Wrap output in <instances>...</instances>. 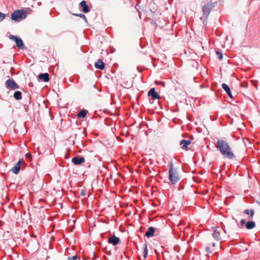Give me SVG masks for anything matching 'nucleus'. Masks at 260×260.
Instances as JSON below:
<instances>
[{"mask_svg": "<svg viewBox=\"0 0 260 260\" xmlns=\"http://www.w3.org/2000/svg\"><path fill=\"white\" fill-rule=\"evenodd\" d=\"M154 232L155 229L152 226H150L148 228V231L145 233V235L147 237H152L153 236Z\"/></svg>", "mask_w": 260, "mask_h": 260, "instance_id": "obj_19", "label": "nucleus"}, {"mask_svg": "<svg viewBox=\"0 0 260 260\" xmlns=\"http://www.w3.org/2000/svg\"><path fill=\"white\" fill-rule=\"evenodd\" d=\"M82 194L83 196H84V193H82Z\"/></svg>", "mask_w": 260, "mask_h": 260, "instance_id": "obj_36", "label": "nucleus"}, {"mask_svg": "<svg viewBox=\"0 0 260 260\" xmlns=\"http://www.w3.org/2000/svg\"><path fill=\"white\" fill-rule=\"evenodd\" d=\"M191 143V141L188 140H182L180 142V145L181 146V148L182 149L185 150H188V146Z\"/></svg>", "mask_w": 260, "mask_h": 260, "instance_id": "obj_12", "label": "nucleus"}, {"mask_svg": "<svg viewBox=\"0 0 260 260\" xmlns=\"http://www.w3.org/2000/svg\"><path fill=\"white\" fill-rule=\"evenodd\" d=\"M169 179L172 184H176L180 179L178 172L177 169L174 168L172 164L169 170Z\"/></svg>", "mask_w": 260, "mask_h": 260, "instance_id": "obj_3", "label": "nucleus"}, {"mask_svg": "<svg viewBox=\"0 0 260 260\" xmlns=\"http://www.w3.org/2000/svg\"><path fill=\"white\" fill-rule=\"evenodd\" d=\"M6 85L8 88H11L14 90L19 88V85L15 82L13 79H9L6 81Z\"/></svg>", "mask_w": 260, "mask_h": 260, "instance_id": "obj_7", "label": "nucleus"}, {"mask_svg": "<svg viewBox=\"0 0 260 260\" xmlns=\"http://www.w3.org/2000/svg\"><path fill=\"white\" fill-rule=\"evenodd\" d=\"M119 238L116 237L115 235L110 237L108 239V242L112 245L115 246L119 243Z\"/></svg>", "mask_w": 260, "mask_h": 260, "instance_id": "obj_13", "label": "nucleus"}, {"mask_svg": "<svg viewBox=\"0 0 260 260\" xmlns=\"http://www.w3.org/2000/svg\"><path fill=\"white\" fill-rule=\"evenodd\" d=\"M255 226V223L254 221H249L246 224V228L248 230H251Z\"/></svg>", "mask_w": 260, "mask_h": 260, "instance_id": "obj_21", "label": "nucleus"}, {"mask_svg": "<svg viewBox=\"0 0 260 260\" xmlns=\"http://www.w3.org/2000/svg\"><path fill=\"white\" fill-rule=\"evenodd\" d=\"M212 245H213V246H215V243H212Z\"/></svg>", "mask_w": 260, "mask_h": 260, "instance_id": "obj_35", "label": "nucleus"}, {"mask_svg": "<svg viewBox=\"0 0 260 260\" xmlns=\"http://www.w3.org/2000/svg\"><path fill=\"white\" fill-rule=\"evenodd\" d=\"M94 67L96 69L104 70L105 67V64L102 59H99L98 61L94 63Z\"/></svg>", "mask_w": 260, "mask_h": 260, "instance_id": "obj_14", "label": "nucleus"}, {"mask_svg": "<svg viewBox=\"0 0 260 260\" xmlns=\"http://www.w3.org/2000/svg\"><path fill=\"white\" fill-rule=\"evenodd\" d=\"M72 15H74V16H78L80 18H81L82 19H83L84 20V21L86 22H87V19H86V16L83 14H76V13H73L72 14Z\"/></svg>", "mask_w": 260, "mask_h": 260, "instance_id": "obj_25", "label": "nucleus"}, {"mask_svg": "<svg viewBox=\"0 0 260 260\" xmlns=\"http://www.w3.org/2000/svg\"><path fill=\"white\" fill-rule=\"evenodd\" d=\"M148 95L151 97L153 100L159 99L160 98L159 94L155 92V89L154 88H152L150 89V90L148 92Z\"/></svg>", "mask_w": 260, "mask_h": 260, "instance_id": "obj_9", "label": "nucleus"}, {"mask_svg": "<svg viewBox=\"0 0 260 260\" xmlns=\"http://www.w3.org/2000/svg\"><path fill=\"white\" fill-rule=\"evenodd\" d=\"M216 147L224 157L230 159L234 157V153L226 141L218 139Z\"/></svg>", "mask_w": 260, "mask_h": 260, "instance_id": "obj_1", "label": "nucleus"}, {"mask_svg": "<svg viewBox=\"0 0 260 260\" xmlns=\"http://www.w3.org/2000/svg\"><path fill=\"white\" fill-rule=\"evenodd\" d=\"M14 98L17 100H19L22 99L21 92L19 91H16L14 93Z\"/></svg>", "mask_w": 260, "mask_h": 260, "instance_id": "obj_23", "label": "nucleus"}, {"mask_svg": "<svg viewBox=\"0 0 260 260\" xmlns=\"http://www.w3.org/2000/svg\"><path fill=\"white\" fill-rule=\"evenodd\" d=\"M80 7L82 9V12L87 13L89 12V9L86 5V2L85 1H82L80 3Z\"/></svg>", "mask_w": 260, "mask_h": 260, "instance_id": "obj_15", "label": "nucleus"}, {"mask_svg": "<svg viewBox=\"0 0 260 260\" xmlns=\"http://www.w3.org/2000/svg\"><path fill=\"white\" fill-rule=\"evenodd\" d=\"M212 230L213 231V233H212L213 237L215 240L219 241L221 239V235L220 232L217 230V228L216 226H213Z\"/></svg>", "mask_w": 260, "mask_h": 260, "instance_id": "obj_11", "label": "nucleus"}, {"mask_svg": "<svg viewBox=\"0 0 260 260\" xmlns=\"http://www.w3.org/2000/svg\"><path fill=\"white\" fill-rule=\"evenodd\" d=\"M205 250L208 253H211L212 252V250L210 249V248L209 247H206Z\"/></svg>", "mask_w": 260, "mask_h": 260, "instance_id": "obj_30", "label": "nucleus"}, {"mask_svg": "<svg viewBox=\"0 0 260 260\" xmlns=\"http://www.w3.org/2000/svg\"><path fill=\"white\" fill-rule=\"evenodd\" d=\"M118 81L123 87L129 89L133 86V81L132 78L125 74H121L118 75Z\"/></svg>", "mask_w": 260, "mask_h": 260, "instance_id": "obj_2", "label": "nucleus"}, {"mask_svg": "<svg viewBox=\"0 0 260 260\" xmlns=\"http://www.w3.org/2000/svg\"><path fill=\"white\" fill-rule=\"evenodd\" d=\"M159 84L162 85L164 87L165 86V83L164 82H161V81L159 82Z\"/></svg>", "mask_w": 260, "mask_h": 260, "instance_id": "obj_32", "label": "nucleus"}, {"mask_svg": "<svg viewBox=\"0 0 260 260\" xmlns=\"http://www.w3.org/2000/svg\"><path fill=\"white\" fill-rule=\"evenodd\" d=\"M244 214L248 215V219L251 220L253 219V216L255 214V210L252 209L251 210L247 209L244 211Z\"/></svg>", "mask_w": 260, "mask_h": 260, "instance_id": "obj_16", "label": "nucleus"}, {"mask_svg": "<svg viewBox=\"0 0 260 260\" xmlns=\"http://www.w3.org/2000/svg\"><path fill=\"white\" fill-rule=\"evenodd\" d=\"M23 162L24 160L23 159H20L12 168V171L15 174H18L20 171L21 165Z\"/></svg>", "mask_w": 260, "mask_h": 260, "instance_id": "obj_8", "label": "nucleus"}, {"mask_svg": "<svg viewBox=\"0 0 260 260\" xmlns=\"http://www.w3.org/2000/svg\"><path fill=\"white\" fill-rule=\"evenodd\" d=\"M6 17V15L5 14L0 12V21L3 20Z\"/></svg>", "mask_w": 260, "mask_h": 260, "instance_id": "obj_28", "label": "nucleus"}, {"mask_svg": "<svg viewBox=\"0 0 260 260\" xmlns=\"http://www.w3.org/2000/svg\"><path fill=\"white\" fill-rule=\"evenodd\" d=\"M28 246L33 250H37L38 248V243L37 242L33 243L32 241H29L28 243Z\"/></svg>", "mask_w": 260, "mask_h": 260, "instance_id": "obj_20", "label": "nucleus"}, {"mask_svg": "<svg viewBox=\"0 0 260 260\" xmlns=\"http://www.w3.org/2000/svg\"><path fill=\"white\" fill-rule=\"evenodd\" d=\"M216 53L217 55H218V59L219 60H221L223 58V55L219 51H216Z\"/></svg>", "mask_w": 260, "mask_h": 260, "instance_id": "obj_26", "label": "nucleus"}, {"mask_svg": "<svg viewBox=\"0 0 260 260\" xmlns=\"http://www.w3.org/2000/svg\"><path fill=\"white\" fill-rule=\"evenodd\" d=\"M86 115L87 111L84 109H82L80 110V112L77 114V117L78 118H84L86 116Z\"/></svg>", "mask_w": 260, "mask_h": 260, "instance_id": "obj_22", "label": "nucleus"}, {"mask_svg": "<svg viewBox=\"0 0 260 260\" xmlns=\"http://www.w3.org/2000/svg\"><path fill=\"white\" fill-rule=\"evenodd\" d=\"M25 12L23 11L15 10L11 15V19L13 20L19 21L25 18Z\"/></svg>", "mask_w": 260, "mask_h": 260, "instance_id": "obj_5", "label": "nucleus"}, {"mask_svg": "<svg viewBox=\"0 0 260 260\" xmlns=\"http://www.w3.org/2000/svg\"><path fill=\"white\" fill-rule=\"evenodd\" d=\"M246 220L244 219H242L241 220V223L242 225H243L245 223Z\"/></svg>", "mask_w": 260, "mask_h": 260, "instance_id": "obj_31", "label": "nucleus"}, {"mask_svg": "<svg viewBox=\"0 0 260 260\" xmlns=\"http://www.w3.org/2000/svg\"><path fill=\"white\" fill-rule=\"evenodd\" d=\"M143 257L145 259L147 258L148 255V249H147V244L145 243L144 245V251H143Z\"/></svg>", "mask_w": 260, "mask_h": 260, "instance_id": "obj_24", "label": "nucleus"}, {"mask_svg": "<svg viewBox=\"0 0 260 260\" xmlns=\"http://www.w3.org/2000/svg\"><path fill=\"white\" fill-rule=\"evenodd\" d=\"M78 258L77 255H75L72 257H69L68 260H80L79 258L78 259H77Z\"/></svg>", "mask_w": 260, "mask_h": 260, "instance_id": "obj_27", "label": "nucleus"}, {"mask_svg": "<svg viewBox=\"0 0 260 260\" xmlns=\"http://www.w3.org/2000/svg\"><path fill=\"white\" fill-rule=\"evenodd\" d=\"M25 158L28 159L29 161L31 160V155L30 153H26L25 155Z\"/></svg>", "mask_w": 260, "mask_h": 260, "instance_id": "obj_29", "label": "nucleus"}, {"mask_svg": "<svg viewBox=\"0 0 260 260\" xmlns=\"http://www.w3.org/2000/svg\"><path fill=\"white\" fill-rule=\"evenodd\" d=\"M221 86H222V88L225 90V91L227 93V94L230 96V98H233V96H232L230 88L229 87V86L225 83H223L221 85Z\"/></svg>", "mask_w": 260, "mask_h": 260, "instance_id": "obj_18", "label": "nucleus"}, {"mask_svg": "<svg viewBox=\"0 0 260 260\" xmlns=\"http://www.w3.org/2000/svg\"><path fill=\"white\" fill-rule=\"evenodd\" d=\"M222 229H223L224 233H226V231H225V226H224V225H222Z\"/></svg>", "mask_w": 260, "mask_h": 260, "instance_id": "obj_34", "label": "nucleus"}, {"mask_svg": "<svg viewBox=\"0 0 260 260\" xmlns=\"http://www.w3.org/2000/svg\"><path fill=\"white\" fill-rule=\"evenodd\" d=\"M38 78L40 80L44 82H48L49 81V75L48 73H42L39 75Z\"/></svg>", "mask_w": 260, "mask_h": 260, "instance_id": "obj_17", "label": "nucleus"}, {"mask_svg": "<svg viewBox=\"0 0 260 260\" xmlns=\"http://www.w3.org/2000/svg\"><path fill=\"white\" fill-rule=\"evenodd\" d=\"M215 3H207L203 7V12L204 17L207 19L211 11L215 7Z\"/></svg>", "mask_w": 260, "mask_h": 260, "instance_id": "obj_4", "label": "nucleus"}, {"mask_svg": "<svg viewBox=\"0 0 260 260\" xmlns=\"http://www.w3.org/2000/svg\"><path fill=\"white\" fill-rule=\"evenodd\" d=\"M85 161V159L83 157L75 156L72 158V162L75 165H79Z\"/></svg>", "mask_w": 260, "mask_h": 260, "instance_id": "obj_10", "label": "nucleus"}, {"mask_svg": "<svg viewBox=\"0 0 260 260\" xmlns=\"http://www.w3.org/2000/svg\"><path fill=\"white\" fill-rule=\"evenodd\" d=\"M228 230L231 231L232 230V227L229 224H228Z\"/></svg>", "mask_w": 260, "mask_h": 260, "instance_id": "obj_33", "label": "nucleus"}, {"mask_svg": "<svg viewBox=\"0 0 260 260\" xmlns=\"http://www.w3.org/2000/svg\"><path fill=\"white\" fill-rule=\"evenodd\" d=\"M9 38L15 42L17 47L21 49H23L24 48L25 46L23 41L20 38L13 35H10L9 36Z\"/></svg>", "mask_w": 260, "mask_h": 260, "instance_id": "obj_6", "label": "nucleus"}]
</instances>
